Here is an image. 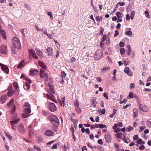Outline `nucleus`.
Here are the masks:
<instances>
[{
  "label": "nucleus",
  "instance_id": "nucleus-39",
  "mask_svg": "<svg viewBox=\"0 0 151 151\" xmlns=\"http://www.w3.org/2000/svg\"><path fill=\"white\" fill-rule=\"evenodd\" d=\"M64 101H65L64 99H62V102L61 101H60V103L61 105L62 106H64V105L65 104V103H64Z\"/></svg>",
  "mask_w": 151,
  "mask_h": 151
},
{
  "label": "nucleus",
  "instance_id": "nucleus-41",
  "mask_svg": "<svg viewBox=\"0 0 151 151\" xmlns=\"http://www.w3.org/2000/svg\"><path fill=\"white\" fill-rule=\"evenodd\" d=\"M13 113H12V114H13V116L12 117V118L13 119H15L17 117V114L16 113H14L13 114Z\"/></svg>",
  "mask_w": 151,
  "mask_h": 151
},
{
  "label": "nucleus",
  "instance_id": "nucleus-23",
  "mask_svg": "<svg viewBox=\"0 0 151 151\" xmlns=\"http://www.w3.org/2000/svg\"><path fill=\"white\" fill-rule=\"evenodd\" d=\"M24 88L25 90H28L30 88L29 84L27 83H25L23 85Z\"/></svg>",
  "mask_w": 151,
  "mask_h": 151
},
{
  "label": "nucleus",
  "instance_id": "nucleus-26",
  "mask_svg": "<svg viewBox=\"0 0 151 151\" xmlns=\"http://www.w3.org/2000/svg\"><path fill=\"white\" fill-rule=\"evenodd\" d=\"M133 112L134 113V118H136L137 117L138 115V112H137V110L136 109H134L133 110Z\"/></svg>",
  "mask_w": 151,
  "mask_h": 151
},
{
  "label": "nucleus",
  "instance_id": "nucleus-20",
  "mask_svg": "<svg viewBox=\"0 0 151 151\" xmlns=\"http://www.w3.org/2000/svg\"><path fill=\"white\" fill-rule=\"evenodd\" d=\"M110 67L108 66L107 67H105L104 68H103L101 70V72L102 73H104L106 72L108 70L110 69Z\"/></svg>",
  "mask_w": 151,
  "mask_h": 151
},
{
  "label": "nucleus",
  "instance_id": "nucleus-38",
  "mask_svg": "<svg viewBox=\"0 0 151 151\" xmlns=\"http://www.w3.org/2000/svg\"><path fill=\"white\" fill-rule=\"evenodd\" d=\"M76 60V58L74 57H72L70 58V59L69 61L70 63L74 62Z\"/></svg>",
  "mask_w": 151,
  "mask_h": 151
},
{
  "label": "nucleus",
  "instance_id": "nucleus-63",
  "mask_svg": "<svg viewBox=\"0 0 151 151\" xmlns=\"http://www.w3.org/2000/svg\"><path fill=\"white\" fill-rule=\"evenodd\" d=\"M151 91V89H149V88H144L143 90V91L144 92H146V91Z\"/></svg>",
  "mask_w": 151,
  "mask_h": 151
},
{
  "label": "nucleus",
  "instance_id": "nucleus-44",
  "mask_svg": "<svg viewBox=\"0 0 151 151\" xmlns=\"http://www.w3.org/2000/svg\"><path fill=\"white\" fill-rule=\"evenodd\" d=\"M142 140L141 139H139L137 141V143L139 144H141L142 143Z\"/></svg>",
  "mask_w": 151,
  "mask_h": 151
},
{
  "label": "nucleus",
  "instance_id": "nucleus-34",
  "mask_svg": "<svg viewBox=\"0 0 151 151\" xmlns=\"http://www.w3.org/2000/svg\"><path fill=\"white\" fill-rule=\"evenodd\" d=\"M135 84L134 83H132L130 85V89H132L134 88Z\"/></svg>",
  "mask_w": 151,
  "mask_h": 151
},
{
  "label": "nucleus",
  "instance_id": "nucleus-1",
  "mask_svg": "<svg viewBox=\"0 0 151 151\" xmlns=\"http://www.w3.org/2000/svg\"><path fill=\"white\" fill-rule=\"evenodd\" d=\"M12 42L14 46L17 47L18 49H20L21 47V43L18 38L16 37H14L12 40Z\"/></svg>",
  "mask_w": 151,
  "mask_h": 151
},
{
  "label": "nucleus",
  "instance_id": "nucleus-22",
  "mask_svg": "<svg viewBox=\"0 0 151 151\" xmlns=\"http://www.w3.org/2000/svg\"><path fill=\"white\" fill-rule=\"evenodd\" d=\"M25 61L24 60H22L19 63L18 65L17 68H21L24 65V63Z\"/></svg>",
  "mask_w": 151,
  "mask_h": 151
},
{
  "label": "nucleus",
  "instance_id": "nucleus-28",
  "mask_svg": "<svg viewBox=\"0 0 151 151\" xmlns=\"http://www.w3.org/2000/svg\"><path fill=\"white\" fill-rule=\"evenodd\" d=\"M48 73H45L44 74L43 77L44 79L46 80H47L48 78Z\"/></svg>",
  "mask_w": 151,
  "mask_h": 151
},
{
  "label": "nucleus",
  "instance_id": "nucleus-49",
  "mask_svg": "<svg viewBox=\"0 0 151 151\" xmlns=\"http://www.w3.org/2000/svg\"><path fill=\"white\" fill-rule=\"evenodd\" d=\"M52 130L56 132L57 131L58 128L56 126H53L52 127Z\"/></svg>",
  "mask_w": 151,
  "mask_h": 151
},
{
  "label": "nucleus",
  "instance_id": "nucleus-18",
  "mask_svg": "<svg viewBox=\"0 0 151 151\" xmlns=\"http://www.w3.org/2000/svg\"><path fill=\"white\" fill-rule=\"evenodd\" d=\"M6 100V96L3 95L1 97V103L3 104L5 102Z\"/></svg>",
  "mask_w": 151,
  "mask_h": 151
},
{
  "label": "nucleus",
  "instance_id": "nucleus-7",
  "mask_svg": "<svg viewBox=\"0 0 151 151\" xmlns=\"http://www.w3.org/2000/svg\"><path fill=\"white\" fill-rule=\"evenodd\" d=\"M0 66L1 67V69L6 73H8L9 72V69L8 67L0 63Z\"/></svg>",
  "mask_w": 151,
  "mask_h": 151
},
{
  "label": "nucleus",
  "instance_id": "nucleus-3",
  "mask_svg": "<svg viewBox=\"0 0 151 151\" xmlns=\"http://www.w3.org/2000/svg\"><path fill=\"white\" fill-rule=\"evenodd\" d=\"M14 100L13 99H12L9 102V103L7 105V107L8 108H10L12 107L13 110L11 113L12 114V113H14V110L15 109V106L14 104Z\"/></svg>",
  "mask_w": 151,
  "mask_h": 151
},
{
  "label": "nucleus",
  "instance_id": "nucleus-60",
  "mask_svg": "<svg viewBox=\"0 0 151 151\" xmlns=\"http://www.w3.org/2000/svg\"><path fill=\"white\" fill-rule=\"evenodd\" d=\"M127 99H124L123 101H120V104H123V103H126L127 102Z\"/></svg>",
  "mask_w": 151,
  "mask_h": 151
},
{
  "label": "nucleus",
  "instance_id": "nucleus-29",
  "mask_svg": "<svg viewBox=\"0 0 151 151\" xmlns=\"http://www.w3.org/2000/svg\"><path fill=\"white\" fill-rule=\"evenodd\" d=\"M122 133L121 132L117 133L115 134L116 136L119 138H121L122 137Z\"/></svg>",
  "mask_w": 151,
  "mask_h": 151
},
{
  "label": "nucleus",
  "instance_id": "nucleus-59",
  "mask_svg": "<svg viewBox=\"0 0 151 151\" xmlns=\"http://www.w3.org/2000/svg\"><path fill=\"white\" fill-rule=\"evenodd\" d=\"M120 6H122L124 5L125 3L119 2L118 3Z\"/></svg>",
  "mask_w": 151,
  "mask_h": 151
},
{
  "label": "nucleus",
  "instance_id": "nucleus-17",
  "mask_svg": "<svg viewBox=\"0 0 151 151\" xmlns=\"http://www.w3.org/2000/svg\"><path fill=\"white\" fill-rule=\"evenodd\" d=\"M20 119L19 118L17 119L16 120H15L14 121H10V123L13 126L14 124H17L18 122L19 121ZM12 128L13 129H14V127L13 126L12 127Z\"/></svg>",
  "mask_w": 151,
  "mask_h": 151
},
{
  "label": "nucleus",
  "instance_id": "nucleus-55",
  "mask_svg": "<svg viewBox=\"0 0 151 151\" xmlns=\"http://www.w3.org/2000/svg\"><path fill=\"white\" fill-rule=\"evenodd\" d=\"M42 31L44 34L46 35L48 33H47V30L45 28V29H42Z\"/></svg>",
  "mask_w": 151,
  "mask_h": 151
},
{
  "label": "nucleus",
  "instance_id": "nucleus-30",
  "mask_svg": "<svg viewBox=\"0 0 151 151\" xmlns=\"http://www.w3.org/2000/svg\"><path fill=\"white\" fill-rule=\"evenodd\" d=\"M147 124L148 127L151 128V119L148 120L147 122Z\"/></svg>",
  "mask_w": 151,
  "mask_h": 151
},
{
  "label": "nucleus",
  "instance_id": "nucleus-2",
  "mask_svg": "<svg viewBox=\"0 0 151 151\" xmlns=\"http://www.w3.org/2000/svg\"><path fill=\"white\" fill-rule=\"evenodd\" d=\"M102 52L101 50H97L95 55L94 58L96 60H99L100 59L102 56Z\"/></svg>",
  "mask_w": 151,
  "mask_h": 151
},
{
  "label": "nucleus",
  "instance_id": "nucleus-6",
  "mask_svg": "<svg viewBox=\"0 0 151 151\" xmlns=\"http://www.w3.org/2000/svg\"><path fill=\"white\" fill-rule=\"evenodd\" d=\"M49 110L52 112H54L56 109L55 105L52 103H50Z\"/></svg>",
  "mask_w": 151,
  "mask_h": 151
},
{
  "label": "nucleus",
  "instance_id": "nucleus-35",
  "mask_svg": "<svg viewBox=\"0 0 151 151\" xmlns=\"http://www.w3.org/2000/svg\"><path fill=\"white\" fill-rule=\"evenodd\" d=\"M129 68L126 67L124 69V72L126 73L127 74L129 72Z\"/></svg>",
  "mask_w": 151,
  "mask_h": 151
},
{
  "label": "nucleus",
  "instance_id": "nucleus-42",
  "mask_svg": "<svg viewBox=\"0 0 151 151\" xmlns=\"http://www.w3.org/2000/svg\"><path fill=\"white\" fill-rule=\"evenodd\" d=\"M57 145H58V144H54L51 147V149L53 150L56 149L57 148Z\"/></svg>",
  "mask_w": 151,
  "mask_h": 151
},
{
  "label": "nucleus",
  "instance_id": "nucleus-64",
  "mask_svg": "<svg viewBox=\"0 0 151 151\" xmlns=\"http://www.w3.org/2000/svg\"><path fill=\"white\" fill-rule=\"evenodd\" d=\"M46 35H47L49 38L50 39H52L53 38L52 36L49 33H47Z\"/></svg>",
  "mask_w": 151,
  "mask_h": 151
},
{
  "label": "nucleus",
  "instance_id": "nucleus-46",
  "mask_svg": "<svg viewBox=\"0 0 151 151\" xmlns=\"http://www.w3.org/2000/svg\"><path fill=\"white\" fill-rule=\"evenodd\" d=\"M61 75L62 77L65 78L66 76V74L65 73L64 71L62 72L61 74Z\"/></svg>",
  "mask_w": 151,
  "mask_h": 151
},
{
  "label": "nucleus",
  "instance_id": "nucleus-24",
  "mask_svg": "<svg viewBox=\"0 0 151 151\" xmlns=\"http://www.w3.org/2000/svg\"><path fill=\"white\" fill-rule=\"evenodd\" d=\"M19 131L21 132H23L24 131V125L22 124H20L19 127Z\"/></svg>",
  "mask_w": 151,
  "mask_h": 151
},
{
  "label": "nucleus",
  "instance_id": "nucleus-48",
  "mask_svg": "<svg viewBox=\"0 0 151 151\" xmlns=\"http://www.w3.org/2000/svg\"><path fill=\"white\" fill-rule=\"evenodd\" d=\"M120 52L122 55H123L125 52L124 49L123 48H122L120 49Z\"/></svg>",
  "mask_w": 151,
  "mask_h": 151
},
{
  "label": "nucleus",
  "instance_id": "nucleus-15",
  "mask_svg": "<svg viewBox=\"0 0 151 151\" xmlns=\"http://www.w3.org/2000/svg\"><path fill=\"white\" fill-rule=\"evenodd\" d=\"M39 72L38 70L37 69L30 71V74L31 75H35L37 74Z\"/></svg>",
  "mask_w": 151,
  "mask_h": 151
},
{
  "label": "nucleus",
  "instance_id": "nucleus-47",
  "mask_svg": "<svg viewBox=\"0 0 151 151\" xmlns=\"http://www.w3.org/2000/svg\"><path fill=\"white\" fill-rule=\"evenodd\" d=\"M34 147L35 149L36 150L38 151H40V148L39 146L35 145L34 146Z\"/></svg>",
  "mask_w": 151,
  "mask_h": 151
},
{
  "label": "nucleus",
  "instance_id": "nucleus-25",
  "mask_svg": "<svg viewBox=\"0 0 151 151\" xmlns=\"http://www.w3.org/2000/svg\"><path fill=\"white\" fill-rule=\"evenodd\" d=\"M64 148L65 149V150H64V151H66L67 150L69 149V147L68 146V143L66 142L65 143L64 146Z\"/></svg>",
  "mask_w": 151,
  "mask_h": 151
},
{
  "label": "nucleus",
  "instance_id": "nucleus-56",
  "mask_svg": "<svg viewBox=\"0 0 151 151\" xmlns=\"http://www.w3.org/2000/svg\"><path fill=\"white\" fill-rule=\"evenodd\" d=\"M130 16L128 14H127L126 15V19L127 20H130Z\"/></svg>",
  "mask_w": 151,
  "mask_h": 151
},
{
  "label": "nucleus",
  "instance_id": "nucleus-19",
  "mask_svg": "<svg viewBox=\"0 0 151 151\" xmlns=\"http://www.w3.org/2000/svg\"><path fill=\"white\" fill-rule=\"evenodd\" d=\"M38 64L39 65L42 67L44 69H45L46 68V66L45 64L42 62L39 61L38 62Z\"/></svg>",
  "mask_w": 151,
  "mask_h": 151
},
{
  "label": "nucleus",
  "instance_id": "nucleus-12",
  "mask_svg": "<svg viewBox=\"0 0 151 151\" xmlns=\"http://www.w3.org/2000/svg\"><path fill=\"white\" fill-rule=\"evenodd\" d=\"M45 134L47 136H51L53 135L54 133L52 131L48 130L45 131Z\"/></svg>",
  "mask_w": 151,
  "mask_h": 151
},
{
  "label": "nucleus",
  "instance_id": "nucleus-53",
  "mask_svg": "<svg viewBox=\"0 0 151 151\" xmlns=\"http://www.w3.org/2000/svg\"><path fill=\"white\" fill-rule=\"evenodd\" d=\"M119 45L121 47H123L124 46V43L123 42H121L119 43Z\"/></svg>",
  "mask_w": 151,
  "mask_h": 151
},
{
  "label": "nucleus",
  "instance_id": "nucleus-27",
  "mask_svg": "<svg viewBox=\"0 0 151 151\" xmlns=\"http://www.w3.org/2000/svg\"><path fill=\"white\" fill-rule=\"evenodd\" d=\"M49 87L51 92V93L55 94V93L53 88V86L52 85H50L49 86Z\"/></svg>",
  "mask_w": 151,
  "mask_h": 151
},
{
  "label": "nucleus",
  "instance_id": "nucleus-57",
  "mask_svg": "<svg viewBox=\"0 0 151 151\" xmlns=\"http://www.w3.org/2000/svg\"><path fill=\"white\" fill-rule=\"evenodd\" d=\"M13 94V92L12 91H9L8 92L7 95L8 96L10 97Z\"/></svg>",
  "mask_w": 151,
  "mask_h": 151
},
{
  "label": "nucleus",
  "instance_id": "nucleus-32",
  "mask_svg": "<svg viewBox=\"0 0 151 151\" xmlns=\"http://www.w3.org/2000/svg\"><path fill=\"white\" fill-rule=\"evenodd\" d=\"M122 13H120L119 12H117L116 13V15L119 18H120L122 17Z\"/></svg>",
  "mask_w": 151,
  "mask_h": 151
},
{
  "label": "nucleus",
  "instance_id": "nucleus-14",
  "mask_svg": "<svg viewBox=\"0 0 151 151\" xmlns=\"http://www.w3.org/2000/svg\"><path fill=\"white\" fill-rule=\"evenodd\" d=\"M19 49H18L17 47H16L14 46L12 47V53L14 54H16L18 51V50Z\"/></svg>",
  "mask_w": 151,
  "mask_h": 151
},
{
  "label": "nucleus",
  "instance_id": "nucleus-10",
  "mask_svg": "<svg viewBox=\"0 0 151 151\" xmlns=\"http://www.w3.org/2000/svg\"><path fill=\"white\" fill-rule=\"evenodd\" d=\"M36 51L37 55L40 58H41L43 57V55L42 51L38 49H36Z\"/></svg>",
  "mask_w": 151,
  "mask_h": 151
},
{
  "label": "nucleus",
  "instance_id": "nucleus-58",
  "mask_svg": "<svg viewBox=\"0 0 151 151\" xmlns=\"http://www.w3.org/2000/svg\"><path fill=\"white\" fill-rule=\"evenodd\" d=\"M74 104L75 106L77 108H78V107L79 106L78 104V103L76 101H74Z\"/></svg>",
  "mask_w": 151,
  "mask_h": 151
},
{
  "label": "nucleus",
  "instance_id": "nucleus-31",
  "mask_svg": "<svg viewBox=\"0 0 151 151\" xmlns=\"http://www.w3.org/2000/svg\"><path fill=\"white\" fill-rule=\"evenodd\" d=\"M129 97L130 98H134V94L133 93L131 92L129 93V96H127V98L129 99Z\"/></svg>",
  "mask_w": 151,
  "mask_h": 151
},
{
  "label": "nucleus",
  "instance_id": "nucleus-8",
  "mask_svg": "<svg viewBox=\"0 0 151 151\" xmlns=\"http://www.w3.org/2000/svg\"><path fill=\"white\" fill-rule=\"evenodd\" d=\"M139 108L141 111L143 112H147L148 110L147 107L142 104H140Z\"/></svg>",
  "mask_w": 151,
  "mask_h": 151
},
{
  "label": "nucleus",
  "instance_id": "nucleus-61",
  "mask_svg": "<svg viewBox=\"0 0 151 151\" xmlns=\"http://www.w3.org/2000/svg\"><path fill=\"white\" fill-rule=\"evenodd\" d=\"M139 148L140 150H142L145 149V147L144 145H141L139 147Z\"/></svg>",
  "mask_w": 151,
  "mask_h": 151
},
{
  "label": "nucleus",
  "instance_id": "nucleus-11",
  "mask_svg": "<svg viewBox=\"0 0 151 151\" xmlns=\"http://www.w3.org/2000/svg\"><path fill=\"white\" fill-rule=\"evenodd\" d=\"M46 51L48 53V56H51L52 55V52L53 51L51 47H48L46 49Z\"/></svg>",
  "mask_w": 151,
  "mask_h": 151
},
{
  "label": "nucleus",
  "instance_id": "nucleus-33",
  "mask_svg": "<svg viewBox=\"0 0 151 151\" xmlns=\"http://www.w3.org/2000/svg\"><path fill=\"white\" fill-rule=\"evenodd\" d=\"M125 34L127 36H129L132 35V33L131 31H128L126 32Z\"/></svg>",
  "mask_w": 151,
  "mask_h": 151
},
{
  "label": "nucleus",
  "instance_id": "nucleus-9",
  "mask_svg": "<svg viewBox=\"0 0 151 151\" xmlns=\"http://www.w3.org/2000/svg\"><path fill=\"white\" fill-rule=\"evenodd\" d=\"M29 52L30 54V55H32V57L33 58L35 59H38V57L36 55L35 52L32 49L29 50Z\"/></svg>",
  "mask_w": 151,
  "mask_h": 151
},
{
  "label": "nucleus",
  "instance_id": "nucleus-16",
  "mask_svg": "<svg viewBox=\"0 0 151 151\" xmlns=\"http://www.w3.org/2000/svg\"><path fill=\"white\" fill-rule=\"evenodd\" d=\"M24 113L26 114H28L31 112L30 108H27L23 109Z\"/></svg>",
  "mask_w": 151,
  "mask_h": 151
},
{
  "label": "nucleus",
  "instance_id": "nucleus-5",
  "mask_svg": "<svg viewBox=\"0 0 151 151\" xmlns=\"http://www.w3.org/2000/svg\"><path fill=\"white\" fill-rule=\"evenodd\" d=\"M50 120L51 122H53L57 123H59L58 119L55 116H51L49 117Z\"/></svg>",
  "mask_w": 151,
  "mask_h": 151
},
{
  "label": "nucleus",
  "instance_id": "nucleus-40",
  "mask_svg": "<svg viewBox=\"0 0 151 151\" xmlns=\"http://www.w3.org/2000/svg\"><path fill=\"white\" fill-rule=\"evenodd\" d=\"M25 106L27 107V108H31V105L30 104L27 102H26L25 103Z\"/></svg>",
  "mask_w": 151,
  "mask_h": 151
},
{
  "label": "nucleus",
  "instance_id": "nucleus-50",
  "mask_svg": "<svg viewBox=\"0 0 151 151\" xmlns=\"http://www.w3.org/2000/svg\"><path fill=\"white\" fill-rule=\"evenodd\" d=\"M35 28L37 29L39 31H42V29L41 28H39V27L38 25H35Z\"/></svg>",
  "mask_w": 151,
  "mask_h": 151
},
{
  "label": "nucleus",
  "instance_id": "nucleus-4",
  "mask_svg": "<svg viewBox=\"0 0 151 151\" xmlns=\"http://www.w3.org/2000/svg\"><path fill=\"white\" fill-rule=\"evenodd\" d=\"M8 50L6 46L4 45H2L0 48V53L6 54Z\"/></svg>",
  "mask_w": 151,
  "mask_h": 151
},
{
  "label": "nucleus",
  "instance_id": "nucleus-13",
  "mask_svg": "<svg viewBox=\"0 0 151 151\" xmlns=\"http://www.w3.org/2000/svg\"><path fill=\"white\" fill-rule=\"evenodd\" d=\"M105 140L107 142L109 143L111 142V136L110 135L107 134L105 135Z\"/></svg>",
  "mask_w": 151,
  "mask_h": 151
},
{
  "label": "nucleus",
  "instance_id": "nucleus-45",
  "mask_svg": "<svg viewBox=\"0 0 151 151\" xmlns=\"http://www.w3.org/2000/svg\"><path fill=\"white\" fill-rule=\"evenodd\" d=\"M46 96L49 99H51L53 97V95L51 94V95L50 96L48 94L46 95Z\"/></svg>",
  "mask_w": 151,
  "mask_h": 151
},
{
  "label": "nucleus",
  "instance_id": "nucleus-36",
  "mask_svg": "<svg viewBox=\"0 0 151 151\" xmlns=\"http://www.w3.org/2000/svg\"><path fill=\"white\" fill-rule=\"evenodd\" d=\"M48 15L50 17V19L52 20L53 19V17L52 16V13L51 12H49L48 13Z\"/></svg>",
  "mask_w": 151,
  "mask_h": 151
},
{
  "label": "nucleus",
  "instance_id": "nucleus-37",
  "mask_svg": "<svg viewBox=\"0 0 151 151\" xmlns=\"http://www.w3.org/2000/svg\"><path fill=\"white\" fill-rule=\"evenodd\" d=\"M13 86H14V87H15V89H16L18 88V86L17 83V82H14L13 83Z\"/></svg>",
  "mask_w": 151,
  "mask_h": 151
},
{
  "label": "nucleus",
  "instance_id": "nucleus-52",
  "mask_svg": "<svg viewBox=\"0 0 151 151\" xmlns=\"http://www.w3.org/2000/svg\"><path fill=\"white\" fill-rule=\"evenodd\" d=\"M133 139L134 140H136L138 139V136L136 134L134 136Z\"/></svg>",
  "mask_w": 151,
  "mask_h": 151
},
{
  "label": "nucleus",
  "instance_id": "nucleus-54",
  "mask_svg": "<svg viewBox=\"0 0 151 151\" xmlns=\"http://www.w3.org/2000/svg\"><path fill=\"white\" fill-rule=\"evenodd\" d=\"M119 35V32L118 30H116L115 32V34L114 35V36L116 37Z\"/></svg>",
  "mask_w": 151,
  "mask_h": 151
},
{
  "label": "nucleus",
  "instance_id": "nucleus-21",
  "mask_svg": "<svg viewBox=\"0 0 151 151\" xmlns=\"http://www.w3.org/2000/svg\"><path fill=\"white\" fill-rule=\"evenodd\" d=\"M127 47L128 49V55H130L132 52V49L131 46L130 45H127Z\"/></svg>",
  "mask_w": 151,
  "mask_h": 151
},
{
  "label": "nucleus",
  "instance_id": "nucleus-62",
  "mask_svg": "<svg viewBox=\"0 0 151 151\" xmlns=\"http://www.w3.org/2000/svg\"><path fill=\"white\" fill-rule=\"evenodd\" d=\"M91 102H93V103H95V104H98V102L96 101V99H95L91 101Z\"/></svg>",
  "mask_w": 151,
  "mask_h": 151
},
{
  "label": "nucleus",
  "instance_id": "nucleus-43",
  "mask_svg": "<svg viewBox=\"0 0 151 151\" xmlns=\"http://www.w3.org/2000/svg\"><path fill=\"white\" fill-rule=\"evenodd\" d=\"M145 14H146V17L149 18H150V16L149 14V12L147 11H145Z\"/></svg>",
  "mask_w": 151,
  "mask_h": 151
},
{
  "label": "nucleus",
  "instance_id": "nucleus-51",
  "mask_svg": "<svg viewBox=\"0 0 151 151\" xmlns=\"http://www.w3.org/2000/svg\"><path fill=\"white\" fill-rule=\"evenodd\" d=\"M133 129V128L131 126H129L128 128L127 131L128 132L132 130Z\"/></svg>",
  "mask_w": 151,
  "mask_h": 151
}]
</instances>
